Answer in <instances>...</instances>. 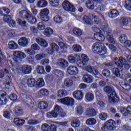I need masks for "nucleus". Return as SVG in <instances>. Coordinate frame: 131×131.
Segmentation results:
<instances>
[{
    "label": "nucleus",
    "instance_id": "obj_1",
    "mask_svg": "<svg viewBox=\"0 0 131 131\" xmlns=\"http://www.w3.org/2000/svg\"><path fill=\"white\" fill-rule=\"evenodd\" d=\"M103 91L108 96L110 103H116L119 100V97L116 94V91L113 86H105L103 88Z\"/></svg>",
    "mask_w": 131,
    "mask_h": 131
},
{
    "label": "nucleus",
    "instance_id": "obj_2",
    "mask_svg": "<svg viewBox=\"0 0 131 131\" xmlns=\"http://www.w3.org/2000/svg\"><path fill=\"white\" fill-rule=\"evenodd\" d=\"M49 14H50V10L47 8H44L40 12V18L42 20V22H39L37 25L38 29L39 30H45V29H46V26H45L44 24L49 22V20H50Z\"/></svg>",
    "mask_w": 131,
    "mask_h": 131
},
{
    "label": "nucleus",
    "instance_id": "obj_3",
    "mask_svg": "<svg viewBox=\"0 0 131 131\" xmlns=\"http://www.w3.org/2000/svg\"><path fill=\"white\" fill-rule=\"evenodd\" d=\"M92 49L93 52L97 55H101V56L108 55L107 48L102 43L99 42L94 43L92 46Z\"/></svg>",
    "mask_w": 131,
    "mask_h": 131
},
{
    "label": "nucleus",
    "instance_id": "obj_4",
    "mask_svg": "<svg viewBox=\"0 0 131 131\" xmlns=\"http://www.w3.org/2000/svg\"><path fill=\"white\" fill-rule=\"evenodd\" d=\"M19 14L21 18L27 20V21L28 22V23H30V24H35V23L37 22L36 17L32 15V14H31V12H30V11L29 10L23 9L19 12Z\"/></svg>",
    "mask_w": 131,
    "mask_h": 131
},
{
    "label": "nucleus",
    "instance_id": "obj_5",
    "mask_svg": "<svg viewBox=\"0 0 131 131\" xmlns=\"http://www.w3.org/2000/svg\"><path fill=\"white\" fill-rule=\"evenodd\" d=\"M114 62L116 66L119 69H122L124 66L123 70H128L131 67V65L127 63V61L122 56H120L119 58L117 57H115Z\"/></svg>",
    "mask_w": 131,
    "mask_h": 131
},
{
    "label": "nucleus",
    "instance_id": "obj_6",
    "mask_svg": "<svg viewBox=\"0 0 131 131\" xmlns=\"http://www.w3.org/2000/svg\"><path fill=\"white\" fill-rule=\"evenodd\" d=\"M120 124V121L119 120H117L116 122L113 119H110L104 123V124H102L101 130H115V129H116L117 127H118V125Z\"/></svg>",
    "mask_w": 131,
    "mask_h": 131
},
{
    "label": "nucleus",
    "instance_id": "obj_7",
    "mask_svg": "<svg viewBox=\"0 0 131 131\" xmlns=\"http://www.w3.org/2000/svg\"><path fill=\"white\" fill-rule=\"evenodd\" d=\"M102 30L103 31L104 33L106 32L107 34L106 35V39L108 40V42L113 43V45H115V43H116V41L114 39V38H113L112 34L110 33L111 31H110V29H109V27H108V25L102 26Z\"/></svg>",
    "mask_w": 131,
    "mask_h": 131
},
{
    "label": "nucleus",
    "instance_id": "obj_8",
    "mask_svg": "<svg viewBox=\"0 0 131 131\" xmlns=\"http://www.w3.org/2000/svg\"><path fill=\"white\" fill-rule=\"evenodd\" d=\"M89 60L90 58L88 55L84 54H81V56L80 55V58L78 61V67L82 68L84 66H86V64H88Z\"/></svg>",
    "mask_w": 131,
    "mask_h": 131
},
{
    "label": "nucleus",
    "instance_id": "obj_9",
    "mask_svg": "<svg viewBox=\"0 0 131 131\" xmlns=\"http://www.w3.org/2000/svg\"><path fill=\"white\" fill-rule=\"evenodd\" d=\"M62 7L64 10L67 12L74 13V12L76 11V9L75 8L74 5L67 0L64 1L62 3Z\"/></svg>",
    "mask_w": 131,
    "mask_h": 131
},
{
    "label": "nucleus",
    "instance_id": "obj_10",
    "mask_svg": "<svg viewBox=\"0 0 131 131\" xmlns=\"http://www.w3.org/2000/svg\"><path fill=\"white\" fill-rule=\"evenodd\" d=\"M19 100L29 106H30L33 104V101H32V99L31 98H30V96L24 93L20 94Z\"/></svg>",
    "mask_w": 131,
    "mask_h": 131
},
{
    "label": "nucleus",
    "instance_id": "obj_11",
    "mask_svg": "<svg viewBox=\"0 0 131 131\" xmlns=\"http://www.w3.org/2000/svg\"><path fill=\"white\" fill-rule=\"evenodd\" d=\"M60 101L62 105H65L66 106H70L71 107H72V106L75 104V100H74V99L69 97L61 98L60 99Z\"/></svg>",
    "mask_w": 131,
    "mask_h": 131
},
{
    "label": "nucleus",
    "instance_id": "obj_12",
    "mask_svg": "<svg viewBox=\"0 0 131 131\" xmlns=\"http://www.w3.org/2000/svg\"><path fill=\"white\" fill-rule=\"evenodd\" d=\"M14 61L18 63L19 61H21L22 59L26 58V55L23 52L16 51L13 53Z\"/></svg>",
    "mask_w": 131,
    "mask_h": 131
},
{
    "label": "nucleus",
    "instance_id": "obj_13",
    "mask_svg": "<svg viewBox=\"0 0 131 131\" xmlns=\"http://www.w3.org/2000/svg\"><path fill=\"white\" fill-rule=\"evenodd\" d=\"M7 98H9V95L7 92L4 91H0V105L3 106V105H6L8 102Z\"/></svg>",
    "mask_w": 131,
    "mask_h": 131
},
{
    "label": "nucleus",
    "instance_id": "obj_14",
    "mask_svg": "<svg viewBox=\"0 0 131 131\" xmlns=\"http://www.w3.org/2000/svg\"><path fill=\"white\" fill-rule=\"evenodd\" d=\"M79 59H80V55L78 54H71L69 56L68 60L71 64H77L78 66Z\"/></svg>",
    "mask_w": 131,
    "mask_h": 131
},
{
    "label": "nucleus",
    "instance_id": "obj_15",
    "mask_svg": "<svg viewBox=\"0 0 131 131\" xmlns=\"http://www.w3.org/2000/svg\"><path fill=\"white\" fill-rule=\"evenodd\" d=\"M3 20L6 23H7L10 27L12 28L16 27V21L12 19V16L8 15L4 16Z\"/></svg>",
    "mask_w": 131,
    "mask_h": 131
},
{
    "label": "nucleus",
    "instance_id": "obj_16",
    "mask_svg": "<svg viewBox=\"0 0 131 131\" xmlns=\"http://www.w3.org/2000/svg\"><path fill=\"white\" fill-rule=\"evenodd\" d=\"M104 31L100 30L94 33V37L95 39L98 41H104L105 40V36H104Z\"/></svg>",
    "mask_w": 131,
    "mask_h": 131
},
{
    "label": "nucleus",
    "instance_id": "obj_17",
    "mask_svg": "<svg viewBox=\"0 0 131 131\" xmlns=\"http://www.w3.org/2000/svg\"><path fill=\"white\" fill-rule=\"evenodd\" d=\"M56 65L61 69H65L67 67H68L69 63L67 60L63 58H60L56 62Z\"/></svg>",
    "mask_w": 131,
    "mask_h": 131
},
{
    "label": "nucleus",
    "instance_id": "obj_18",
    "mask_svg": "<svg viewBox=\"0 0 131 131\" xmlns=\"http://www.w3.org/2000/svg\"><path fill=\"white\" fill-rule=\"evenodd\" d=\"M97 114L98 111L93 107L88 108L85 113L86 116L88 117H94V116H96Z\"/></svg>",
    "mask_w": 131,
    "mask_h": 131
},
{
    "label": "nucleus",
    "instance_id": "obj_19",
    "mask_svg": "<svg viewBox=\"0 0 131 131\" xmlns=\"http://www.w3.org/2000/svg\"><path fill=\"white\" fill-rule=\"evenodd\" d=\"M131 23V17H120L119 19V23L122 26H127L129 23Z\"/></svg>",
    "mask_w": 131,
    "mask_h": 131
},
{
    "label": "nucleus",
    "instance_id": "obj_20",
    "mask_svg": "<svg viewBox=\"0 0 131 131\" xmlns=\"http://www.w3.org/2000/svg\"><path fill=\"white\" fill-rule=\"evenodd\" d=\"M78 71V69L75 66H69L67 68V72L69 75L75 76V75H77Z\"/></svg>",
    "mask_w": 131,
    "mask_h": 131
},
{
    "label": "nucleus",
    "instance_id": "obj_21",
    "mask_svg": "<svg viewBox=\"0 0 131 131\" xmlns=\"http://www.w3.org/2000/svg\"><path fill=\"white\" fill-rule=\"evenodd\" d=\"M83 92L81 91H75L73 93V97L78 101H81L83 99Z\"/></svg>",
    "mask_w": 131,
    "mask_h": 131
},
{
    "label": "nucleus",
    "instance_id": "obj_22",
    "mask_svg": "<svg viewBox=\"0 0 131 131\" xmlns=\"http://www.w3.org/2000/svg\"><path fill=\"white\" fill-rule=\"evenodd\" d=\"M82 80L85 83H92L94 81V77L89 74L83 75Z\"/></svg>",
    "mask_w": 131,
    "mask_h": 131
},
{
    "label": "nucleus",
    "instance_id": "obj_23",
    "mask_svg": "<svg viewBox=\"0 0 131 131\" xmlns=\"http://www.w3.org/2000/svg\"><path fill=\"white\" fill-rule=\"evenodd\" d=\"M36 41L38 45H39V46L42 48H48V46H49L48 42L45 39L41 38L40 37L36 38Z\"/></svg>",
    "mask_w": 131,
    "mask_h": 131
},
{
    "label": "nucleus",
    "instance_id": "obj_24",
    "mask_svg": "<svg viewBox=\"0 0 131 131\" xmlns=\"http://www.w3.org/2000/svg\"><path fill=\"white\" fill-rule=\"evenodd\" d=\"M32 71V68L29 65H23L21 67V72L24 74H30Z\"/></svg>",
    "mask_w": 131,
    "mask_h": 131
},
{
    "label": "nucleus",
    "instance_id": "obj_25",
    "mask_svg": "<svg viewBox=\"0 0 131 131\" xmlns=\"http://www.w3.org/2000/svg\"><path fill=\"white\" fill-rule=\"evenodd\" d=\"M46 85V83H45V80L42 78H38L36 82V89H41V88H43Z\"/></svg>",
    "mask_w": 131,
    "mask_h": 131
},
{
    "label": "nucleus",
    "instance_id": "obj_26",
    "mask_svg": "<svg viewBox=\"0 0 131 131\" xmlns=\"http://www.w3.org/2000/svg\"><path fill=\"white\" fill-rule=\"evenodd\" d=\"M27 84L29 88H36V80L33 78H29L27 80Z\"/></svg>",
    "mask_w": 131,
    "mask_h": 131
},
{
    "label": "nucleus",
    "instance_id": "obj_27",
    "mask_svg": "<svg viewBox=\"0 0 131 131\" xmlns=\"http://www.w3.org/2000/svg\"><path fill=\"white\" fill-rule=\"evenodd\" d=\"M95 100V95L94 94L88 92L86 93L85 96V101L88 103H90L91 102H93V100Z\"/></svg>",
    "mask_w": 131,
    "mask_h": 131
},
{
    "label": "nucleus",
    "instance_id": "obj_28",
    "mask_svg": "<svg viewBox=\"0 0 131 131\" xmlns=\"http://www.w3.org/2000/svg\"><path fill=\"white\" fill-rule=\"evenodd\" d=\"M18 43L20 47L25 48L28 46V39L25 37H22L18 40Z\"/></svg>",
    "mask_w": 131,
    "mask_h": 131
},
{
    "label": "nucleus",
    "instance_id": "obj_29",
    "mask_svg": "<svg viewBox=\"0 0 131 131\" xmlns=\"http://www.w3.org/2000/svg\"><path fill=\"white\" fill-rule=\"evenodd\" d=\"M14 112L16 116H22L23 114H24L23 108L22 107L19 105H17L15 107Z\"/></svg>",
    "mask_w": 131,
    "mask_h": 131
},
{
    "label": "nucleus",
    "instance_id": "obj_30",
    "mask_svg": "<svg viewBox=\"0 0 131 131\" xmlns=\"http://www.w3.org/2000/svg\"><path fill=\"white\" fill-rule=\"evenodd\" d=\"M128 108L125 107H120V112L121 113L123 116L125 117L128 116V114H131L130 111L128 110Z\"/></svg>",
    "mask_w": 131,
    "mask_h": 131
},
{
    "label": "nucleus",
    "instance_id": "obj_31",
    "mask_svg": "<svg viewBox=\"0 0 131 131\" xmlns=\"http://www.w3.org/2000/svg\"><path fill=\"white\" fill-rule=\"evenodd\" d=\"M119 15V11L115 9H111L110 10V13H108L109 17L112 18V19H113V18H116V17Z\"/></svg>",
    "mask_w": 131,
    "mask_h": 131
},
{
    "label": "nucleus",
    "instance_id": "obj_32",
    "mask_svg": "<svg viewBox=\"0 0 131 131\" xmlns=\"http://www.w3.org/2000/svg\"><path fill=\"white\" fill-rule=\"evenodd\" d=\"M5 83H4L3 85L5 86L4 89L5 90H9L10 89V83L12 82V78L8 76L6 79H5Z\"/></svg>",
    "mask_w": 131,
    "mask_h": 131
},
{
    "label": "nucleus",
    "instance_id": "obj_33",
    "mask_svg": "<svg viewBox=\"0 0 131 131\" xmlns=\"http://www.w3.org/2000/svg\"><path fill=\"white\" fill-rule=\"evenodd\" d=\"M120 85L125 90V91H129L131 90V86L127 82L125 81H122L120 82Z\"/></svg>",
    "mask_w": 131,
    "mask_h": 131
},
{
    "label": "nucleus",
    "instance_id": "obj_34",
    "mask_svg": "<svg viewBox=\"0 0 131 131\" xmlns=\"http://www.w3.org/2000/svg\"><path fill=\"white\" fill-rule=\"evenodd\" d=\"M8 14H10V9L7 8V7H2L0 9V15L1 16H10V15H8Z\"/></svg>",
    "mask_w": 131,
    "mask_h": 131
},
{
    "label": "nucleus",
    "instance_id": "obj_35",
    "mask_svg": "<svg viewBox=\"0 0 131 131\" xmlns=\"http://www.w3.org/2000/svg\"><path fill=\"white\" fill-rule=\"evenodd\" d=\"M14 124L17 126H22L25 123V120L15 118L14 119Z\"/></svg>",
    "mask_w": 131,
    "mask_h": 131
},
{
    "label": "nucleus",
    "instance_id": "obj_36",
    "mask_svg": "<svg viewBox=\"0 0 131 131\" xmlns=\"http://www.w3.org/2000/svg\"><path fill=\"white\" fill-rule=\"evenodd\" d=\"M102 74L103 77L106 78V80H108V78H110V76H111V72L109 70L105 69L103 70Z\"/></svg>",
    "mask_w": 131,
    "mask_h": 131
},
{
    "label": "nucleus",
    "instance_id": "obj_37",
    "mask_svg": "<svg viewBox=\"0 0 131 131\" xmlns=\"http://www.w3.org/2000/svg\"><path fill=\"white\" fill-rule=\"evenodd\" d=\"M54 33V30L50 28V27H47L45 29L43 34L46 36H48V37H50L51 35H52V34Z\"/></svg>",
    "mask_w": 131,
    "mask_h": 131
},
{
    "label": "nucleus",
    "instance_id": "obj_38",
    "mask_svg": "<svg viewBox=\"0 0 131 131\" xmlns=\"http://www.w3.org/2000/svg\"><path fill=\"white\" fill-rule=\"evenodd\" d=\"M56 96L58 99L63 98V97H66V96H67V94L66 93V90H58L56 94Z\"/></svg>",
    "mask_w": 131,
    "mask_h": 131
},
{
    "label": "nucleus",
    "instance_id": "obj_39",
    "mask_svg": "<svg viewBox=\"0 0 131 131\" xmlns=\"http://www.w3.org/2000/svg\"><path fill=\"white\" fill-rule=\"evenodd\" d=\"M19 88L23 92H24V93H27V92H28V88H29V86H28L26 83L20 82L19 84Z\"/></svg>",
    "mask_w": 131,
    "mask_h": 131
},
{
    "label": "nucleus",
    "instance_id": "obj_40",
    "mask_svg": "<svg viewBox=\"0 0 131 131\" xmlns=\"http://www.w3.org/2000/svg\"><path fill=\"white\" fill-rule=\"evenodd\" d=\"M90 17H92V21L94 20L93 21L94 24H100L101 23V20L99 16L92 14L90 15Z\"/></svg>",
    "mask_w": 131,
    "mask_h": 131
},
{
    "label": "nucleus",
    "instance_id": "obj_41",
    "mask_svg": "<svg viewBox=\"0 0 131 131\" xmlns=\"http://www.w3.org/2000/svg\"><path fill=\"white\" fill-rule=\"evenodd\" d=\"M73 33L75 35H76V36H81L83 33V32L79 28H74L73 29Z\"/></svg>",
    "mask_w": 131,
    "mask_h": 131
},
{
    "label": "nucleus",
    "instance_id": "obj_42",
    "mask_svg": "<svg viewBox=\"0 0 131 131\" xmlns=\"http://www.w3.org/2000/svg\"><path fill=\"white\" fill-rule=\"evenodd\" d=\"M37 6L38 8H46L48 6V2L45 0H40L38 1Z\"/></svg>",
    "mask_w": 131,
    "mask_h": 131
},
{
    "label": "nucleus",
    "instance_id": "obj_43",
    "mask_svg": "<svg viewBox=\"0 0 131 131\" xmlns=\"http://www.w3.org/2000/svg\"><path fill=\"white\" fill-rule=\"evenodd\" d=\"M71 125L73 127H79L80 126V121L78 119H75L71 122Z\"/></svg>",
    "mask_w": 131,
    "mask_h": 131
},
{
    "label": "nucleus",
    "instance_id": "obj_44",
    "mask_svg": "<svg viewBox=\"0 0 131 131\" xmlns=\"http://www.w3.org/2000/svg\"><path fill=\"white\" fill-rule=\"evenodd\" d=\"M53 20L55 23L60 24L63 22V17H62V16L58 14L54 17Z\"/></svg>",
    "mask_w": 131,
    "mask_h": 131
},
{
    "label": "nucleus",
    "instance_id": "obj_45",
    "mask_svg": "<svg viewBox=\"0 0 131 131\" xmlns=\"http://www.w3.org/2000/svg\"><path fill=\"white\" fill-rule=\"evenodd\" d=\"M45 80L46 81V83L51 84V83L54 82V76L52 75H48L45 77Z\"/></svg>",
    "mask_w": 131,
    "mask_h": 131
},
{
    "label": "nucleus",
    "instance_id": "obj_46",
    "mask_svg": "<svg viewBox=\"0 0 131 131\" xmlns=\"http://www.w3.org/2000/svg\"><path fill=\"white\" fill-rule=\"evenodd\" d=\"M8 46L10 50H16V49H18V44L14 41H9Z\"/></svg>",
    "mask_w": 131,
    "mask_h": 131
},
{
    "label": "nucleus",
    "instance_id": "obj_47",
    "mask_svg": "<svg viewBox=\"0 0 131 131\" xmlns=\"http://www.w3.org/2000/svg\"><path fill=\"white\" fill-rule=\"evenodd\" d=\"M48 102L47 101H42L39 102V106L41 110H45L48 108Z\"/></svg>",
    "mask_w": 131,
    "mask_h": 131
},
{
    "label": "nucleus",
    "instance_id": "obj_48",
    "mask_svg": "<svg viewBox=\"0 0 131 131\" xmlns=\"http://www.w3.org/2000/svg\"><path fill=\"white\" fill-rule=\"evenodd\" d=\"M113 75H115V77H120V76L121 74H120V70L119 68H114L113 69Z\"/></svg>",
    "mask_w": 131,
    "mask_h": 131
},
{
    "label": "nucleus",
    "instance_id": "obj_49",
    "mask_svg": "<svg viewBox=\"0 0 131 131\" xmlns=\"http://www.w3.org/2000/svg\"><path fill=\"white\" fill-rule=\"evenodd\" d=\"M86 7L88 9H89V10H94V8H95L94 2L91 0H87L86 1Z\"/></svg>",
    "mask_w": 131,
    "mask_h": 131
},
{
    "label": "nucleus",
    "instance_id": "obj_50",
    "mask_svg": "<svg viewBox=\"0 0 131 131\" xmlns=\"http://www.w3.org/2000/svg\"><path fill=\"white\" fill-rule=\"evenodd\" d=\"M83 21L88 25H91L92 23L91 22L92 21V17H90V18L89 16L84 15L83 17Z\"/></svg>",
    "mask_w": 131,
    "mask_h": 131
},
{
    "label": "nucleus",
    "instance_id": "obj_51",
    "mask_svg": "<svg viewBox=\"0 0 131 131\" xmlns=\"http://www.w3.org/2000/svg\"><path fill=\"white\" fill-rule=\"evenodd\" d=\"M97 123V121L94 118H89L86 121L87 125H95Z\"/></svg>",
    "mask_w": 131,
    "mask_h": 131
},
{
    "label": "nucleus",
    "instance_id": "obj_52",
    "mask_svg": "<svg viewBox=\"0 0 131 131\" xmlns=\"http://www.w3.org/2000/svg\"><path fill=\"white\" fill-rule=\"evenodd\" d=\"M55 74L56 77H59V78H63L64 77V72L60 70H55Z\"/></svg>",
    "mask_w": 131,
    "mask_h": 131
},
{
    "label": "nucleus",
    "instance_id": "obj_53",
    "mask_svg": "<svg viewBox=\"0 0 131 131\" xmlns=\"http://www.w3.org/2000/svg\"><path fill=\"white\" fill-rule=\"evenodd\" d=\"M37 73L38 74H45L46 71L45 70V68L42 66H39L36 68Z\"/></svg>",
    "mask_w": 131,
    "mask_h": 131
},
{
    "label": "nucleus",
    "instance_id": "obj_54",
    "mask_svg": "<svg viewBox=\"0 0 131 131\" xmlns=\"http://www.w3.org/2000/svg\"><path fill=\"white\" fill-rule=\"evenodd\" d=\"M46 116L48 118H57V113H55L54 111L47 113Z\"/></svg>",
    "mask_w": 131,
    "mask_h": 131
},
{
    "label": "nucleus",
    "instance_id": "obj_55",
    "mask_svg": "<svg viewBox=\"0 0 131 131\" xmlns=\"http://www.w3.org/2000/svg\"><path fill=\"white\" fill-rule=\"evenodd\" d=\"M53 111L55 113L57 114V117H58V115L60 114V113H62V107H60V106L56 105L54 108Z\"/></svg>",
    "mask_w": 131,
    "mask_h": 131
},
{
    "label": "nucleus",
    "instance_id": "obj_56",
    "mask_svg": "<svg viewBox=\"0 0 131 131\" xmlns=\"http://www.w3.org/2000/svg\"><path fill=\"white\" fill-rule=\"evenodd\" d=\"M108 48L113 54L117 53V51H118L117 48L115 47V46H114L113 44H110L108 45Z\"/></svg>",
    "mask_w": 131,
    "mask_h": 131
},
{
    "label": "nucleus",
    "instance_id": "obj_57",
    "mask_svg": "<svg viewBox=\"0 0 131 131\" xmlns=\"http://www.w3.org/2000/svg\"><path fill=\"white\" fill-rule=\"evenodd\" d=\"M28 124L29 125H36V124H38L39 122L37 120H34L32 119H29L27 122Z\"/></svg>",
    "mask_w": 131,
    "mask_h": 131
},
{
    "label": "nucleus",
    "instance_id": "obj_58",
    "mask_svg": "<svg viewBox=\"0 0 131 131\" xmlns=\"http://www.w3.org/2000/svg\"><path fill=\"white\" fill-rule=\"evenodd\" d=\"M76 111L78 115H81L83 113V107L81 105H78L76 107Z\"/></svg>",
    "mask_w": 131,
    "mask_h": 131
},
{
    "label": "nucleus",
    "instance_id": "obj_59",
    "mask_svg": "<svg viewBox=\"0 0 131 131\" xmlns=\"http://www.w3.org/2000/svg\"><path fill=\"white\" fill-rule=\"evenodd\" d=\"M72 84H73V81L71 79L67 78L64 80V85L67 88H70Z\"/></svg>",
    "mask_w": 131,
    "mask_h": 131
},
{
    "label": "nucleus",
    "instance_id": "obj_60",
    "mask_svg": "<svg viewBox=\"0 0 131 131\" xmlns=\"http://www.w3.org/2000/svg\"><path fill=\"white\" fill-rule=\"evenodd\" d=\"M81 46L78 45H74L73 46V50L76 53H79V52H81Z\"/></svg>",
    "mask_w": 131,
    "mask_h": 131
},
{
    "label": "nucleus",
    "instance_id": "obj_61",
    "mask_svg": "<svg viewBox=\"0 0 131 131\" xmlns=\"http://www.w3.org/2000/svg\"><path fill=\"white\" fill-rule=\"evenodd\" d=\"M127 39V36L125 34H122L119 38V40L121 43H124Z\"/></svg>",
    "mask_w": 131,
    "mask_h": 131
},
{
    "label": "nucleus",
    "instance_id": "obj_62",
    "mask_svg": "<svg viewBox=\"0 0 131 131\" xmlns=\"http://www.w3.org/2000/svg\"><path fill=\"white\" fill-rule=\"evenodd\" d=\"M3 116L6 119H11V113L9 111H5L3 112Z\"/></svg>",
    "mask_w": 131,
    "mask_h": 131
},
{
    "label": "nucleus",
    "instance_id": "obj_63",
    "mask_svg": "<svg viewBox=\"0 0 131 131\" xmlns=\"http://www.w3.org/2000/svg\"><path fill=\"white\" fill-rule=\"evenodd\" d=\"M124 7L128 11H131V1H126Z\"/></svg>",
    "mask_w": 131,
    "mask_h": 131
},
{
    "label": "nucleus",
    "instance_id": "obj_64",
    "mask_svg": "<svg viewBox=\"0 0 131 131\" xmlns=\"http://www.w3.org/2000/svg\"><path fill=\"white\" fill-rule=\"evenodd\" d=\"M42 131H50V125L44 123L41 126Z\"/></svg>",
    "mask_w": 131,
    "mask_h": 131
}]
</instances>
